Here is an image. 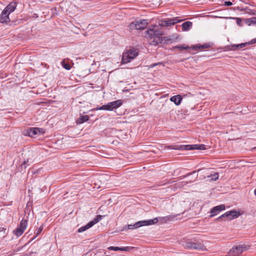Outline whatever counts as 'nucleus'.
Instances as JSON below:
<instances>
[{
	"mask_svg": "<svg viewBox=\"0 0 256 256\" xmlns=\"http://www.w3.org/2000/svg\"><path fill=\"white\" fill-rule=\"evenodd\" d=\"M148 38L150 44L156 46L162 42L161 36L163 34L162 32L158 26H153L147 31Z\"/></svg>",
	"mask_w": 256,
	"mask_h": 256,
	"instance_id": "1",
	"label": "nucleus"
},
{
	"mask_svg": "<svg viewBox=\"0 0 256 256\" xmlns=\"http://www.w3.org/2000/svg\"><path fill=\"white\" fill-rule=\"evenodd\" d=\"M122 101L120 100H118L110 102L108 103L106 105L102 106L99 108H96L92 110H112L114 108L120 107L122 104Z\"/></svg>",
	"mask_w": 256,
	"mask_h": 256,
	"instance_id": "2",
	"label": "nucleus"
},
{
	"mask_svg": "<svg viewBox=\"0 0 256 256\" xmlns=\"http://www.w3.org/2000/svg\"><path fill=\"white\" fill-rule=\"evenodd\" d=\"M138 55V52L136 49H130L124 52L122 54V62L126 64L130 62Z\"/></svg>",
	"mask_w": 256,
	"mask_h": 256,
	"instance_id": "3",
	"label": "nucleus"
},
{
	"mask_svg": "<svg viewBox=\"0 0 256 256\" xmlns=\"http://www.w3.org/2000/svg\"><path fill=\"white\" fill-rule=\"evenodd\" d=\"M249 246L248 245H240L232 248L228 254L229 256H234V254L238 256L241 254L244 250L248 249Z\"/></svg>",
	"mask_w": 256,
	"mask_h": 256,
	"instance_id": "4",
	"label": "nucleus"
},
{
	"mask_svg": "<svg viewBox=\"0 0 256 256\" xmlns=\"http://www.w3.org/2000/svg\"><path fill=\"white\" fill-rule=\"evenodd\" d=\"M28 226V221L26 220H22L19 226L14 231L13 233L16 237H19L22 235Z\"/></svg>",
	"mask_w": 256,
	"mask_h": 256,
	"instance_id": "5",
	"label": "nucleus"
},
{
	"mask_svg": "<svg viewBox=\"0 0 256 256\" xmlns=\"http://www.w3.org/2000/svg\"><path fill=\"white\" fill-rule=\"evenodd\" d=\"M148 24L147 20H136L130 24V29L141 30L144 29Z\"/></svg>",
	"mask_w": 256,
	"mask_h": 256,
	"instance_id": "6",
	"label": "nucleus"
},
{
	"mask_svg": "<svg viewBox=\"0 0 256 256\" xmlns=\"http://www.w3.org/2000/svg\"><path fill=\"white\" fill-rule=\"evenodd\" d=\"M240 215V213L239 212L234 210H230L222 214L218 218V220L222 218H226L228 220H232L238 218Z\"/></svg>",
	"mask_w": 256,
	"mask_h": 256,
	"instance_id": "7",
	"label": "nucleus"
},
{
	"mask_svg": "<svg viewBox=\"0 0 256 256\" xmlns=\"http://www.w3.org/2000/svg\"><path fill=\"white\" fill-rule=\"evenodd\" d=\"M180 21L178 20L176 18L172 19H168L164 20H160L158 22V25L160 26H168L172 25H174L175 24L178 22Z\"/></svg>",
	"mask_w": 256,
	"mask_h": 256,
	"instance_id": "8",
	"label": "nucleus"
},
{
	"mask_svg": "<svg viewBox=\"0 0 256 256\" xmlns=\"http://www.w3.org/2000/svg\"><path fill=\"white\" fill-rule=\"evenodd\" d=\"M225 209V206L224 204H220L214 207L210 210L211 214L210 217L212 218L218 214L221 211Z\"/></svg>",
	"mask_w": 256,
	"mask_h": 256,
	"instance_id": "9",
	"label": "nucleus"
},
{
	"mask_svg": "<svg viewBox=\"0 0 256 256\" xmlns=\"http://www.w3.org/2000/svg\"><path fill=\"white\" fill-rule=\"evenodd\" d=\"M44 132L42 128H32L29 130L28 134L31 137L35 136L36 135H39Z\"/></svg>",
	"mask_w": 256,
	"mask_h": 256,
	"instance_id": "10",
	"label": "nucleus"
},
{
	"mask_svg": "<svg viewBox=\"0 0 256 256\" xmlns=\"http://www.w3.org/2000/svg\"><path fill=\"white\" fill-rule=\"evenodd\" d=\"M186 246L190 248L204 250L205 248L204 246L200 244L194 243L191 242H188L186 243Z\"/></svg>",
	"mask_w": 256,
	"mask_h": 256,
	"instance_id": "11",
	"label": "nucleus"
},
{
	"mask_svg": "<svg viewBox=\"0 0 256 256\" xmlns=\"http://www.w3.org/2000/svg\"><path fill=\"white\" fill-rule=\"evenodd\" d=\"M158 222V220L157 218H155L152 220H142L138 222L139 224V228L144 226H149L155 224Z\"/></svg>",
	"mask_w": 256,
	"mask_h": 256,
	"instance_id": "12",
	"label": "nucleus"
},
{
	"mask_svg": "<svg viewBox=\"0 0 256 256\" xmlns=\"http://www.w3.org/2000/svg\"><path fill=\"white\" fill-rule=\"evenodd\" d=\"M9 14L8 12H5V10H4L0 16V22L2 23L9 22L10 21L8 17Z\"/></svg>",
	"mask_w": 256,
	"mask_h": 256,
	"instance_id": "13",
	"label": "nucleus"
},
{
	"mask_svg": "<svg viewBox=\"0 0 256 256\" xmlns=\"http://www.w3.org/2000/svg\"><path fill=\"white\" fill-rule=\"evenodd\" d=\"M16 7V2H10L4 9L5 12H8V14L13 12Z\"/></svg>",
	"mask_w": 256,
	"mask_h": 256,
	"instance_id": "14",
	"label": "nucleus"
},
{
	"mask_svg": "<svg viewBox=\"0 0 256 256\" xmlns=\"http://www.w3.org/2000/svg\"><path fill=\"white\" fill-rule=\"evenodd\" d=\"M250 44H252L250 42H248L242 43L238 44H234L232 46L231 50H240L245 47L246 46L249 45Z\"/></svg>",
	"mask_w": 256,
	"mask_h": 256,
	"instance_id": "15",
	"label": "nucleus"
},
{
	"mask_svg": "<svg viewBox=\"0 0 256 256\" xmlns=\"http://www.w3.org/2000/svg\"><path fill=\"white\" fill-rule=\"evenodd\" d=\"M212 44H210L208 43V44H196V46H192V49L197 50L200 48L202 49H204L207 48L211 47Z\"/></svg>",
	"mask_w": 256,
	"mask_h": 256,
	"instance_id": "16",
	"label": "nucleus"
},
{
	"mask_svg": "<svg viewBox=\"0 0 256 256\" xmlns=\"http://www.w3.org/2000/svg\"><path fill=\"white\" fill-rule=\"evenodd\" d=\"M170 100L174 102L176 106H178L182 102V98L180 95H176L170 98Z\"/></svg>",
	"mask_w": 256,
	"mask_h": 256,
	"instance_id": "17",
	"label": "nucleus"
},
{
	"mask_svg": "<svg viewBox=\"0 0 256 256\" xmlns=\"http://www.w3.org/2000/svg\"><path fill=\"white\" fill-rule=\"evenodd\" d=\"M109 250H112L115 251L120 250V251H128L130 250V248L128 246L126 247H118V246H110L108 248Z\"/></svg>",
	"mask_w": 256,
	"mask_h": 256,
	"instance_id": "18",
	"label": "nucleus"
},
{
	"mask_svg": "<svg viewBox=\"0 0 256 256\" xmlns=\"http://www.w3.org/2000/svg\"><path fill=\"white\" fill-rule=\"evenodd\" d=\"M188 150H193V149H198V150H202L204 148V145L200 144V145H188L186 146Z\"/></svg>",
	"mask_w": 256,
	"mask_h": 256,
	"instance_id": "19",
	"label": "nucleus"
},
{
	"mask_svg": "<svg viewBox=\"0 0 256 256\" xmlns=\"http://www.w3.org/2000/svg\"><path fill=\"white\" fill-rule=\"evenodd\" d=\"M192 26V22H186L182 24V30L184 31H186L189 30L190 27Z\"/></svg>",
	"mask_w": 256,
	"mask_h": 256,
	"instance_id": "20",
	"label": "nucleus"
},
{
	"mask_svg": "<svg viewBox=\"0 0 256 256\" xmlns=\"http://www.w3.org/2000/svg\"><path fill=\"white\" fill-rule=\"evenodd\" d=\"M89 119V118L88 116H81L78 120H76V123L78 124H81L84 122L88 121Z\"/></svg>",
	"mask_w": 256,
	"mask_h": 256,
	"instance_id": "21",
	"label": "nucleus"
},
{
	"mask_svg": "<svg viewBox=\"0 0 256 256\" xmlns=\"http://www.w3.org/2000/svg\"><path fill=\"white\" fill-rule=\"evenodd\" d=\"M92 226H93V224H92V222H89L88 223L86 226H82V227H80L78 230V232H84V230H86L87 229L90 228V227H92Z\"/></svg>",
	"mask_w": 256,
	"mask_h": 256,
	"instance_id": "22",
	"label": "nucleus"
},
{
	"mask_svg": "<svg viewBox=\"0 0 256 256\" xmlns=\"http://www.w3.org/2000/svg\"><path fill=\"white\" fill-rule=\"evenodd\" d=\"M139 224L138 222L134 224H128V230H134L139 228Z\"/></svg>",
	"mask_w": 256,
	"mask_h": 256,
	"instance_id": "23",
	"label": "nucleus"
},
{
	"mask_svg": "<svg viewBox=\"0 0 256 256\" xmlns=\"http://www.w3.org/2000/svg\"><path fill=\"white\" fill-rule=\"evenodd\" d=\"M208 178H210L211 180H216L218 178V174L217 172H215L210 176H208Z\"/></svg>",
	"mask_w": 256,
	"mask_h": 256,
	"instance_id": "24",
	"label": "nucleus"
},
{
	"mask_svg": "<svg viewBox=\"0 0 256 256\" xmlns=\"http://www.w3.org/2000/svg\"><path fill=\"white\" fill-rule=\"evenodd\" d=\"M62 65L65 69L67 70H70V66L69 64L66 62V60H64L62 62Z\"/></svg>",
	"mask_w": 256,
	"mask_h": 256,
	"instance_id": "25",
	"label": "nucleus"
},
{
	"mask_svg": "<svg viewBox=\"0 0 256 256\" xmlns=\"http://www.w3.org/2000/svg\"><path fill=\"white\" fill-rule=\"evenodd\" d=\"M189 48H190V47L188 46H186V44H183L182 46H176L174 48H178L180 50H186Z\"/></svg>",
	"mask_w": 256,
	"mask_h": 256,
	"instance_id": "26",
	"label": "nucleus"
},
{
	"mask_svg": "<svg viewBox=\"0 0 256 256\" xmlns=\"http://www.w3.org/2000/svg\"><path fill=\"white\" fill-rule=\"evenodd\" d=\"M102 218V216L98 215L96 216V218L94 219V220L90 222H92L93 224V226L98 222Z\"/></svg>",
	"mask_w": 256,
	"mask_h": 256,
	"instance_id": "27",
	"label": "nucleus"
},
{
	"mask_svg": "<svg viewBox=\"0 0 256 256\" xmlns=\"http://www.w3.org/2000/svg\"><path fill=\"white\" fill-rule=\"evenodd\" d=\"M251 24H256V17H253L248 20Z\"/></svg>",
	"mask_w": 256,
	"mask_h": 256,
	"instance_id": "28",
	"label": "nucleus"
},
{
	"mask_svg": "<svg viewBox=\"0 0 256 256\" xmlns=\"http://www.w3.org/2000/svg\"><path fill=\"white\" fill-rule=\"evenodd\" d=\"M42 229H43V227L42 226H40L37 230H36V234L37 235H38L42 231Z\"/></svg>",
	"mask_w": 256,
	"mask_h": 256,
	"instance_id": "29",
	"label": "nucleus"
},
{
	"mask_svg": "<svg viewBox=\"0 0 256 256\" xmlns=\"http://www.w3.org/2000/svg\"><path fill=\"white\" fill-rule=\"evenodd\" d=\"M232 18V19H236V22L238 24H240V23L241 22H242V20L240 18Z\"/></svg>",
	"mask_w": 256,
	"mask_h": 256,
	"instance_id": "30",
	"label": "nucleus"
},
{
	"mask_svg": "<svg viewBox=\"0 0 256 256\" xmlns=\"http://www.w3.org/2000/svg\"><path fill=\"white\" fill-rule=\"evenodd\" d=\"M232 2H229V1H226V2H224V5L225 6H232Z\"/></svg>",
	"mask_w": 256,
	"mask_h": 256,
	"instance_id": "31",
	"label": "nucleus"
},
{
	"mask_svg": "<svg viewBox=\"0 0 256 256\" xmlns=\"http://www.w3.org/2000/svg\"><path fill=\"white\" fill-rule=\"evenodd\" d=\"M160 64H162V63H160V62H158V63H156V64H152L150 66V68H154V67L155 66H156V65Z\"/></svg>",
	"mask_w": 256,
	"mask_h": 256,
	"instance_id": "32",
	"label": "nucleus"
},
{
	"mask_svg": "<svg viewBox=\"0 0 256 256\" xmlns=\"http://www.w3.org/2000/svg\"><path fill=\"white\" fill-rule=\"evenodd\" d=\"M247 12L250 14H253V15L256 14V11H254V12H252L251 10H250V12L247 11Z\"/></svg>",
	"mask_w": 256,
	"mask_h": 256,
	"instance_id": "33",
	"label": "nucleus"
},
{
	"mask_svg": "<svg viewBox=\"0 0 256 256\" xmlns=\"http://www.w3.org/2000/svg\"><path fill=\"white\" fill-rule=\"evenodd\" d=\"M250 43L252 44L256 43V38L251 40Z\"/></svg>",
	"mask_w": 256,
	"mask_h": 256,
	"instance_id": "34",
	"label": "nucleus"
},
{
	"mask_svg": "<svg viewBox=\"0 0 256 256\" xmlns=\"http://www.w3.org/2000/svg\"><path fill=\"white\" fill-rule=\"evenodd\" d=\"M248 10V8H242V9L240 10H241V11H243V10Z\"/></svg>",
	"mask_w": 256,
	"mask_h": 256,
	"instance_id": "35",
	"label": "nucleus"
},
{
	"mask_svg": "<svg viewBox=\"0 0 256 256\" xmlns=\"http://www.w3.org/2000/svg\"><path fill=\"white\" fill-rule=\"evenodd\" d=\"M22 164H23L24 165L25 164H26V161H24Z\"/></svg>",
	"mask_w": 256,
	"mask_h": 256,
	"instance_id": "36",
	"label": "nucleus"
},
{
	"mask_svg": "<svg viewBox=\"0 0 256 256\" xmlns=\"http://www.w3.org/2000/svg\"><path fill=\"white\" fill-rule=\"evenodd\" d=\"M254 194L256 196V189L254 190Z\"/></svg>",
	"mask_w": 256,
	"mask_h": 256,
	"instance_id": "37",
	"label": "nucleus"
},
{
	"mask_svg": "<svg viewBox=\"0 0 256 256\" xmlns=\"http://www.w3.org/2000/svg\"><path fill=\"white\" fill-rule=\"evenodd\" d=\"M174 150L178 149V148H174Z\"/></svg>",
	"mask_w": 256,
	"mask_h": 256,
	"instance_id": "38",
	"label": "nucleus"
},
{
	"mask_svg": "<svg viewBox=\"0 0 256 256\" xmlns=\"http://www.w3.org/2000/svg\"><path fill=\"white\" fill-rule=\"evenodd\" d=\"M234 256H236V255H234Z\"/></svg>",
	"mask_w": 256,
	"mask_h": 256,
	"instance_id": "39",
	"label": "nucleus"
},
{
	"mask_svg": "<svg viewBox=\"0 0 256 256\" xmlns=\"http://www.w3.org/2000/svg\"><path fill=\"white\" fill-rule=\"evenodd\" d=\"M228 256H229V255L228 254Z\"/></svg>",
	"mask_w": 256,
	"mask_h": 256,
	"instance_id": "40",
	"label": "nucleus"
}]
</instances>
